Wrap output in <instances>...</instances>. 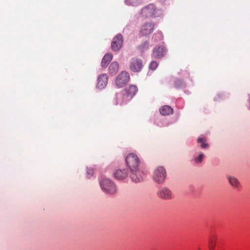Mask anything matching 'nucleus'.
Segmentation results:
<instances>
[{"label": "nucleus", "instance_id": "nucleus-22", "mask_svg": "<svg viewBox=\"0 0 250 250\" xmlns=\"http://www.w3.org/2000/svg\"><path fill=\"white\" fill-rule=\"evenodd\" d=\"M216 237H212L209 240V248L211 250H213L215 247L216 244Z\"/></svg>", "mask_w": 250, "mask_h": 250}, {"label": "nucleus", "instance_id": "nucleus-11", "mask_svg": "<svg viewBox=\"0 0 250 250\" xmlns=\"http://www.w3.org/2000/svg\"><path fill=\"white\" fill-rule=\"evenodd\" d=\"M166 48L162 45L156 46L152 52V55L155 59H161L165 55Z\"/></svg>", "mask_w": 250, "mask_h": 250}, {"label": "nucleus", "instance_id": "nucleus-18", "mask_svg": "<svg viewBox=\"0 0 250 250\" xmlns=\"http://www.w3.org/2000/svg\"><path fill=\"white\" fill-rule=\"evenodd\" d=\"M228 180L229 184L235 188H238L239 186V182L238 180L235 177L229 176Z\"/></svg>", "mask_w": 250, "mask_h": 250}, {"label": "nucleus", "instance_id": "nucleus-16", "mask_svg": "<svg viewBox=\"0 0 250 250\" xmlns=\"http://www.w3.org/2000/svg\"><path fill=\"white\" fill-rule=\"evenodd\" d=\"M119 70V64L117 62H113L109 65L108 71L109 73L111 75L116 74Z\"/></svg>", "mask_w": 250, "mask_h": 250}, {"label": "nucleus", "instance_id": "nucleus-19", "mask_svg": "<svg viewBox=\"0 0 250 250\" xmlns=\"http://www.w3.org/2000/svg\"><path fill=\"white\" fill-rule=\"evenodd\" d=\"M206 142V139L204 137L199 138L197 140V142L201 144L200 146L202 148H206L208 147V145Z\"/></svg>", "mask_w": 250, "mask_h": 250}, {"label": "nucleus", "instance_id": "nucleus-10", "mask_svg": "<svg viewBox=\"0 0 250 250\" xmlns=\"http://www.w3.org/2000/svg\"><path fill=\"white\" fill-rule=\"evenodd\" d=\"M158 196L164 200H169L172 198L171 191L167 188L163 187L160 188L157 192Z\"/></svg>", "mask_w": 250, "mask_h": 250}, {"label": "nucleus", "instance_id": "nucleus-9", "mask_svg": "<svg viewBox=\"0 0 250 250\" xmlns=\"http://www.w3.org/2000/svg\"><path fill=\"white\" fill-rule=\"evenodd\" d=\"M154 29V25L151 22L143 24L140 29V33L142 36H147L151 34Z\"/></svg>", "mask_w": 250, "mask_h": 250}, {"label": "nucleus", "instance_id": "nucleus-12", "mask_svg": "<svg viewBox=\"0 0 250 250\" xmlns=\"http://www.w3.org/2000/svg\"><path fill=\"white\" fill-rule=\"evenodd\" d=\"M108 78L106 74H102L98 79L97 87L99 89L105 87L107 83Z\"/></svg>", "mask_w": 250, "mask_h": 250}, {"label": "nucleus", "instance_id": "nucleus-13", "mask_svg": "<svg viewBox=\"0 0 250 250\" xmlns=\"http://www.w3.org/2000/svg\"><path fill=\"white\" fill-rule=\"evenodd\" d=\"M114 175L117 180H123L127 177L128 172L126 169H119L115 171Z\"/></svg>", "mask_w": 250, "mask_h": 250}, {"label": "nucleus", "instance_id": "nucleus-2", "mask_svg": "<svg viewBox=\"0 0 250 250\" xmlns=\"http://www.w3.org/2000/svg\"><path fill=\"white\" fill-rule=\"evenodd\" d=\"M166 177L165 169L161 166L157 167L153 174V179L157 183L161 184L164 182Z\"/></svg>", "mask_w": 250, "mask_h": 250}, {"label": "nucleus", "instance_id": "nucleus-21", "mask_svg": "<svg viewBox=\"0 0 250 250\" xmlns=\"http://www.w3.org/2000/svg\"><path fill=\"white\" fill-rule=\"evenodd\" d=\"M125 2L128 5L136 6L141 2V0H125Z\"/></svg>", "mask_w": 250, "mask_h": 250}, {"label": "nucleus", "instance_id": "nucleus-5", "mask_svg": "<svg viewBox=\"0 0 250 250\" xmlns=\"http://www.w3.org/2000/svg\"><path fill=\"white\" fill-rule=\"evenodd\" d=\"M129 79L128 73L126 71H122L116 78V85L119 87H123L128 82Z\"/></svg>", "mask_w": 250, "mask_h": 250}, {"label": "nucleus", "instance_id": "nucleus-14", "mask_svg": "<svg viewBox=\"0 0 250 250\" xmlns=\"http://www.w3.org/2000/svg\"><path fill=\"white\" fill-rule=\"evenodd\" d=\"M138 91V89L136 86L134 85H131L128 87L125 88L126 95V98H128V99H131L137 93Z\"/></svg>", "mask_w": 250, "mask_h": 250}, {"label": "nucleus", "instance_id": "nucleus-25", "mask_svg": "<svg viewBox=\"0 0 250 250\" xmlns=\"http://www.w3.org/2000/svg\"><path fill=\"white\" fill-rule=\"evenodd\" d=\"M121 97V95L118 94V95H116V98L115 99V101H114V103L115 105H117L119 104H123V102H121L119 103V102L118 101V99L119 98H120Z\"/></svg>", "mask_w": 250, "mask_h": 250}, {"label": "nucleus", "instance_id": "nucleus-4", "mask_svg": "<svg viewBox=\"0 0 250 250\" xmlns=\"http://www.w3.org/2000/svg\"><path fill=\"white\" fill-rule=\"evenodd\" d=\"M130 170V178L132 181L135 182H139L143 180L145 174L140 167L134 168Z\"/></svg>", "mask_w": 250, "mask_h": 250}, {"label": "nucleus", "instance_id": "nucleus-1", "mask_svg": "<svg viewBox=\"0 0 250 250\" xmlns=\"http://www.w3.org/2000/svg\"><path fill=\"white\" fill-rule=\"evenodd\" d=\"M102 189L107 194L113 195L117 191L116 187L110 180L104 179L100 182Z\"/></svg>", "mask_w": 250, "mask_h": 250}, {"label": "nucleus", "instance_id": "nucleus-15", "mask_svg": "<svg viewBox=\"0 0 250 250\" xmlns=\"http://www.w3.org/2000/svg\"><path fill=\"white\" fill-rule=\"evenodd\" d=\"M160 113L164 116L172 114L173 112L172 108L168 105H164L160 108Z\"/></svg>", "mask_w": 250, "mask_h": 250}, {"label": "nucleus", "instance_id": "nucleus-24", "mask_svg": "<svg viewBox=\"0 0 250 250\" xmlns=\"http://www.w3.org/2000/svg\"><path fill=\"white\" fill-rule=\"evenodd\" d=\"M158 63L156 62L153 61L152 62L150 65H149V68L151 70H155L158 66Z\"/></svg>", "mask_w": 250, "mask_h": 250}, {"label": "nucleus", "instance_id": "nucleus-26", "mask_svg": "<svg viewBox=\"0 0 250 250\" xmlns=\"http://www.w3.org/2000/svg\"><path fill=\"white\" fill-rule=\"evenodd\" d=\"M94 172L93 169L92 168H87V174L88 177H90L92 175Z\"/></svg>", "mask_w": 250, "mask_h": 250}, {"label": "nucleus", "instance_id": "nucleus-8", "mask_svg": "<svg viewBox=\"0 0 250 250\" xmlns=\"http://www.w3.org/2000/svg\"><path fill=\"white\" fill-rule=\"evenodd\" d=\"M130 69L134 72L140 71L143 67L142 60L137 58H133L130 62Z\"/></svg>", "mask_w": 250, "mask_h": 250}, {"label": "nucleus", "instance_id": "nucleus-23", "mask_svg": "<svg viewBox=\"0 0 250 250\" xmlns=\"http://www.w3.org/2000/svg\"><path fill=\"white\" fill-rule=\"evenodd\" d=\"M204 158V155L203 153H201L199 154L198 156H196L194 158V161L196 163L199 164L201 163Z\"/></svg>", "mask_w": 250, "mask_h": 250}, {"label": "nucleus", "instance_id": "nucleus-3", "mask_svg": "<svg viewBox=\"0 0 250 250\" xmlns=\"http://www.w3.org/2000/svg\"><path fill=\"white\" fill-rule=\"evenodd\" d=\"M125 162L130 170L140 167V160L135 154H129L125 158Z\"/></svg>", "mask_w": 250, "mask_h": 250}, {"label": "nucleus", "instance_id": "nucleus-20", "mask_svg": "<svg viewBox=\"0 0 250 250\" xmlns=\"http://www.w3.org/2000/svg\"><path fill=\"white\" fill-rule=\"evenodd\" d=\"M149 46V42H144L142 43L139 46V49L141 50L142 52H144L145 50L148 49Z\"/></svg>", "mask_w": 250, "mask_h": 250}, {"label": "nucleus", "instance_id": "nucleus-17", "mask_svg": "<svg viewBox=\"0 0 250 250\" xmlns=\"http://www.w3.org/2000/svg\"><path fill=\"white\" fill-rule=\"evenodd\" d=\"M113 56L111 54H106L103 57L102 62L101 65L102 67L105 68L109 62L112 59Z\"/></svg>", "mask_w": 250, "mask_h": 250}, {"label": "nucleus", "instance_id": "nucleus-7", "mask_svg": "<svg viewBox=\"0 0 250 250\" xmlns=\"http://www.w3.org/2000/svg\"><path fill=\"white\" fill-rule=\"evenodd\" d=\"M155 6L152 4H150L143 8L141 14L144 18H150L155 14Z\"/></svg>", "mask_w": 250, "mask_h": 250}, {"label": "nucleus", "instance_id": "nucleus-6", "mask_svg": "<svg viewBox=\"0 0 250 250\" xmlns=\"http://www.w3.org/2000/svg\"><path fill=\"white\" fill-rule=\"evenodd\" d=\"M123 43V37L122 34H117L113 39L111 43V47L113 51H118Z\"/></svg>", "mask_w": 250, "mask_h": 250}]
</instances>
